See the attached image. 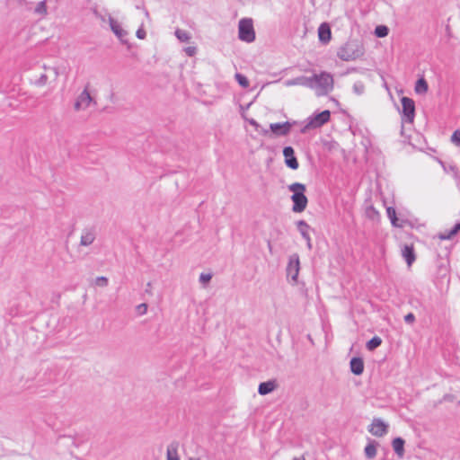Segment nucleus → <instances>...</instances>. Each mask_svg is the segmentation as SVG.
<instances>
[{
	"label": "nucleus",
	"instance_id": "obj_23",
	"mask_svg": "<svg viewBox=\"0 0 460 460\" xmlns=\"http://www.w3.org/2000/svg\"><path fill=\"white\" fill-rule=\"evenodd\" d=\"M382 343V341L379 337H373L367 343V348L369 350H374L377 347H379Z\"/></svg>",
	"mask_w": 460,
	"mask_h": 460
},
{
	"label": "nucleus",
	"instance_id": "obj_11",
	"mask_svg": "<svg viewBox=\"0 0 460 460\" xmlns=\"http://www.w3.org/2000/svg\"><path fill=\"white\" fill-rule=\"evenodd\" d=\"M319 40L323 43H328L332 39V31L328 23H322L318 28Z\"/></svg>",
	"mask_w": 460,
	"mask_h": 460
},
{
	"label": "nucleus",
	"instance_id": "obj_20",
	"mask_svg": "<svg viewBox=\"0 0 460 460\" xmlns=\"http://www.w3.org/2000/svg\"><path fill=\"white\" fill-rule=\"evenodd\" d=\"M387 216L392 223V225L395 227H402V226L398 223V218L396 217V211L394 208L388 207L386 209Z\"/></svg>",
	"mask_w": 460,
	"mask_h": 460
},
{
	"label": "nucleus",
	"instance_id": "obj_27",
	"mask_svg": "<svg viewBox=\"0 0 460 460\" xmlns=\"http://www.w3.org/2000/svg\"><path fill=\"white\" fill-rule=\"evenodd\" d=\"M365 454L368 458H373L376 455L375 445L369 444L365 447Z\"/></svg>",
	"mask_w": 460,
	"mask_h": 460
},
{
	"label": "nucleus",
	"instance_id": "obj_35",
	"mask_svg": "<svg viewBox=\"0 0 460 460\" xmlns=\"http://www.w3.org/2000/svg\"><path fill=\"white\" fill-rule=\"evenodd\" d=\"M137 36L139 39L143 40V39L145 38V36H146V32H145V31H143V30H138V31H137Z\"/></svg>",
	"mask_w": 460,
	"mask_h": 460
},
{
	"label": "nucleus",
	"instance_id": "obj_28",
	"mask_svg": "<svg viewBox=\"0 0 460 460\" xmlns=\"http://www.w3.org/2000/svg\"><path fill=\"white\" fill-rule=\"evenodd\" d=\"M167 460H180L177 455L175 447H168L167 449Z\"/></svg>",
	"mask_w": 460,
	"mask_h": 460
},
{
	"label": "nucleus",
	"instance_id": "obj_33",
	"mask_svg": "<svg viewBox=\"0 0 460 460\" xmlns=\"http://www.w3.org/2000/svg\"><path fill=\"white\" fill-rule=\"evenodd\" d=\"M200 281L203 282V283H208L210 279H211V275L210 274H201L200 275Z\"/></svg>",
	"mask_w": 460,
	"mask_h": 460
},
{
	"label": "nucleus",
	"instance_id": "obj_13",
	"mask_svg": "<svg viewBox=\"0 0 460 460\" xmlns=\"http://www.w3.org/2000/svg\"><path fill=\"white\" fill-rule=\"evenodd\" d=\"M271 131L276 135H287L290 130V124L285 123H273L270 124Z\"/></svg>",
	"mask_w": 460,
	"mask_h": 460
},
{
	"label": "nucleus",
	"instance_id": "obj_34",
	"mask_svg": "<svg viewBox=\"0 0 460 460\" xmlns=\"http://www.w3.org/2000/svg\"><path fill=\"white\" fill-rule=\"evenodd\" d=\"M404 320L405 322L411 323L415 321V316L413 314L410 313L405 315Z\"/></svg>",
	"mask_w": 460,
	"mask_h": 460
},
{
	"label": "nucleus",
	"instance_id": "obj_21",
	"mask_svg": "<svg viewBox=\"0 0 460 460\" xmlns=\"http://www.w3.org/2000/svg\"><path fill=\"white\" fill-rule=\"evenodd\" d=\"M389 29L385 25H378L375 29V35L378 38H384L388 35Z\"/></svg>",
	"mask_w": 460,
	"mask_h": 460
},
{
	"label": "nucleus",
	"instance_id": "obj_14",
	"mask_svg": "<svg viewBox=\"0 0 460 460\" xmlns=\"http://www.w3.org/2000/svg\"><path fill=\"white\" fill-rule=\"evenodd\" d=\"M350 369L355 375H360L364 370V363L360 358H353L350 360Z\"/></svg>",
	"mask_w": 460,
	"mask_h": 460
},
{
	"label": "nucleus",
	"instance_id": "obj_5",
	"mask_svg": "<svg viewBox=\"0 0 460 460\" xmlns=\"http://www.w3.org/2000/svg\"><path fill=\"white\" fill-rule=\"evenodd\" d=\"M402 114L409 122H413L415 117V103L413 100L408 97H402L401 100Z\"/></svg>",
	"mask_w": 460,
	"mask_h": 460
},
{
	"label": "nucleus",
	"instance_id": "obj_22",
	"mask_svg": "<svg viewBox=\"0 0 460 460\" xmlns=\"http://www.w3.org/2000/svg\"><path fill=\"white\" fill-rule=\"evenodd\" d=\"M94 240V234L92 232H85L83 234L81 237V243L83 245H89L91 244Z\"/></svg>",
	"mask_w": 460,
	"mask_h": 460
},
{
	"label": "nucleus",
	"instance_id": "obj_36",
	"mask_svg": "<svg viewBox=\"0 0 460 460\" xmlns=\"http://www.w3.org/2000/svg\"><path fill=\"white\" fill-rule=\"evenodd\" d=\"M97 282H98V284H99V285H102V286H104V285H106V284H107V279H106V278H103V277H102V278H99V279H97Z\"/></svg>",
	"mask_w": 460,
	"mask_h": 460
},
{
	"label": "nucleus",
	"instance_id": "obj_37",
	"mask_svg": "<svg viewBox=\"0 0 460 460\" xmlns=\"http://www.w3.org/2000/svg\"><path fill=\"white\" fill-rule=\"evenodd\" d=\"M190 460H199V459H196V458H190Z\"/></svg>",
	"mask_w": 460,
	"mask_h": 460
},
{
	"label": "nucleus",
	"instance_id": "obj_1",
	"mask_svg": "<svg viewBox=\"0 0 460 460\" xmlns=\"http://www.w3.org/2000/svg\"><path fill=\"white\" fill-rule=\"evenodd\" d=\"M290 191H292L291 199L293 201L292 210L296 213L303 212L308 203V199L305 195L306 190L305 185L299 182L292 183L288 186Z\"/></svg>",
	"mask_w": 460,
	"mask_h": 460
},
{
	"label": "nucleus",
	"instance_id": "obj_7",
	"mask_svg": "<svg viewBox=\"0 0 460 460\" xmlns=\"http://www.w3.org/2000/svg\"><path fill=\"white\" fill-rule=\"evenodd\" d=\"M93 102V99L90 95L88 86L85 87V89L80 93L78 96L75 103V109L79 110H84L89 107L91 102Z\"/></svg>",
	"mask_w": 460,
	"mask_h": 460
},
{
	"label": "nucleus",
	"instance_id": "obj_4",
	"mask_svg": "<svg viewBox=\"0 0 460 460\" xmlns=\"http://www.w3.org/2000/svg\"><path fill=\"white\" fill-rule=\"evenodd\" d=\"M310 80L314 82L323 93H327L333 87V78L326 72L315 75Z\"/></svg>",
	"mask_w": 460,
	"mask_h": 460
},
{
	"label": "nucleus",
	"instance_id": "obj_3",
	"mask_svg": "<svg viewBox=\"0 0 460 460\" xmlns=\"http://www.w3.org/2000/svg\"><path fill=\"white\" fill-rule=\"evenodd\" d=\"M239 39L245 42H252L255 40V31L252 19H242L238 26Z\"/></svg>",
	"mask_w": 460,
	"mask_h": 460
},
{
	"label": "nucleus",
	"instance_id": "obj_6",
	"mask_svg": "<svg viewBox=\"0 0 460 460\" xmlns=\"http://www.w3.org/2000/svg\"><path fill=\"white\" fill-rule=\"evenodd\" d=\"M331 113L329 111H323L311 119L306 128H319L330 120Z\"/></svg>",
	"mask_w": 460,
	"mask_h": 460
},
{
	"label": "nucleus",
	"instance_id": "obj_24",
	"mask_svg": "<svg viewBox=\"0 0 460 460\" xmlns=\"http://www.w3.org/2000/svg\"><path fill=\"white\" fill-rule=\"evenodd\" d=\"M298 227H299V230H300L302 235L309 242L310 236L307 233L308 229H309V226L305 221H299Z\"/></svg>",
	"mask_w": 460,
	"mask_h": 460
},
{
	"label": "nucleus",
	"instance_id": "obj_16",
	"mask_svg": "<svg viewBox=\"0 0 460 460\" xmlns=\"http://www.w3.org/2000/svg\"><path fill=\"white\" fill-rule=\"evenodd\" d=\"M460 231V221L456 223L454 228L449 232L439 233L438 237L439 240H450Z\"/></svg>",
	"mask_w": 460,
	"mask_h": 460
},
{
	"label": "nucleus",
	"instance_id": "obj_31",
	"mask_svg": "<svg viewBox=\"0 0 460 460\" xmlns=\"http://www.w3.org/2000/svg\"><path fill=\"white\" fill-rule=\"evenodd\" d=\"M196 51H197V49H196V48H195V47H193V46H191V47H188V48H186V49H185V52H186V54H187L188 56H190V57L194 56V55L196 54Z\"/></svg>",
	"mask_w": 460,
	"mask_h": 460
},
{
	"label": "nucleus",
	"instance_id": "obj_18",
	"mask_svg": "<svg viewBox=\"0 0 460 460\" xmlns=\"http://www.w3.org/2000/svg\"><path fill=\"white\" fill-rule=\"evenodd\" d=\"M404 440L401 438H394L393 441V448L395 451V453L402 457L403 456L404 452Z\"/></svg>",
	"mask_w": 460,
	"mask_h": 460
},
{
	"label": "nucleus",
	"instance_id": "obj_32",
	"mask_svg": "<svg viewBox=\"0 0 460 460\" xmlns=\"http://www.w3.org/2000/svg\"><path fill=\"white\" fill-rule=\"evenodd\" d=\"M146 310H147V305L146 304H141L137 306V312L139 314H146Z\"/></svg>",
	"mask_w": 460,
	"mask_h": 460
},
{
	"label": "nucleus",
	"instance_id": "obj_29",
	"mask_svg": "<svg viewBox=\"0 0 460 460\" xmlns=\"http://www.w3.org/2000/svg\"><path fill=\"white\" fill-rule=\"evenodd\" d=\"M451 142L457 146H460V129L454 131L451 136Z\"/></svg>",
	"mask_w": 460,
	"mask_h": 460
},
{
	"label": "nucleus",
	"instance_id": "obj_2",
	"mask_svg": "<svg viewBox=\"0 0 460 460\" xmlns=\"http://www.w3.org/2000/svg\"><path fill=\"white\" fill-rule=\"evenodd\" d=\"M363 55V48L360 44L348 42L340 48L338 57L345 61L355 60Z\"/></svg>",
	"mask_w": 460,
	"mask_h": 460
},
{
	"label": "nucleus",
	"instance_id": "obj_10",
	"mask_svg": "<svg viewBox=\"0 0 460 460\" xmlns=\"http://www.w3.org/2000/svg\"><path fill=\"white\" fill-rule=\"evenodd\" d=\"M368 430L374 436L382 437L387 432V426L380 420H374Z\"/></svg>",
	"mask_w": 460,
	"mask_h": 460
},
{
	"label": "nucleus",
	"instance_id": "obj_9",
	"mask_svg": "<svg viewBox=\"0 0 460 460\" xmlns=\"http://www.w3.org/2000/svg\"><path fill=\"white\" fill-rule=\"evenodd\" d=\"M283 155L287 166L293 170H296L299 166V164L295 156L294 149L291 146H287L283 150Z\"/></svg>",
	"mask_w": 460,
	"mask_h": 460
},
{
	"label": "nucleus",
	"instance_id": "obj_19",
	"mask_svg": "<svg viewBox=\"0 0 460 460\" xmlns=\"http://www.w3.org/2000/svg\"><path fill=\"white\" fill-rule=\"evenodd\" d=\"M111 28L112 31L116 34V36L122 40L126 35V31L121 28V26L114 20H111Z\"/></svg>",
	"mask_w": 460,
	"mask_h": 460
},
{
	"label": "nucleus",
	"instance_id": "obj_17",
	"mask_svg": "<svg viewBox=\"0 0 460 460\" xmlns=\"http://www.w3.org/2000/svg\"><path fill=\"white\" fill-rule=\"evenodd\" d=\"M414 90H415L416 93H419V94L427 93L429 91V84H428L427 81L423 77L420 78L416 82Z\"/></svg>",
	"mask_w": 460,
	"mask_h": 460
},
{
	"label": "nucleus",
	"instance_id": "obj_26",
	"mask_svg": "<svg viewBox=\"0 0 460 460\" xmlns=\"http://www.w3.org/2000/svg\"><path fill=\"white\" fill-rule=\"evenodd\" d=\"M235 79L236 81L238 82V84L243 87V88H247L249 85H250V83H249V80L247 79L246 76H244L242 74H236L235 75Z\"/></svg>",
	"mask_w": 460,
	"mask_h": 460
},
{
	"label": "nucleus",
	"instance_id": "obj_15",
	"mask_svg": "<svg viewBox=\"0 0 460 460\" xmlns=\"http://www.w3.org/2000/svg\"><path fill=\"white\" fill-rule=\"evenodd\" d=\"M276 386L275 381H268L260 384L258 391L260 394L265 395L275 390Z\"/></svg>",
	"mask_w": 460,
	"mask_h": 460
},
{
	"label": "nucleus",
	"instance_id": "obj_25",
	"mask_svg": "<svg viewBox=\"0 0 460 460\" xmlns=\"http://www.w3.org/2000/svg\"><path fill=\"white\" fill-rule=\"evenodd\" d=\"M175 35L178 38V40L182 42H188L190 39V34L187 31L180 29L176 30Z\"/></svg>",
	"mask_w": 460,
	"mask_h": 460
},
{
	"label": "nucleus",
	"instance_id": "obj_8",
	"mask_svg": "<svg viewBox=\"0 0 460 460\" xmlns=\"http://www.w3.org/2000/svg\"><path fill=\"white\" fill-rule=\"evenodd\" d=\"M299 258L296 254H294L289 259V262L287 269L288 276L290 277L294 281H296L299 273Z\"/></svg>",
	"mask_w": 460,
	"mask_h": 460
},
{
	"label": "nucleus",
	"instance_id": "obj_30",
	"mask_svg": "<svg viewBox=\"0 0 460 460\" xmlns=\"http://www.w3.org/2000/svg\"><path fill=\"white\" fill-rule=\"evenodd\" d=\"M36 12L40 14H45L47 12V8L45 5V2H40L38 4V7L36 8Z\"/></svg>",
	"mask_w": 460,
	"mask_h": 460
},
{
	"label": "nucleus",
	"instance_id": "obj_12",
	"mask_svg": "<svg viewBox=\"0 0 460 460\" xmlns=\"http://www.w3.org/2000/svg\"><path fill=\"white\" fill-rule=\"evenodd\" d=\"M402 255L405 259L407 265L411 267L416 259L413 244L404 245L402 250Z\"/></svg>",
	"mask_w": 460,
	"mask_h": 460
}]
</instances>
